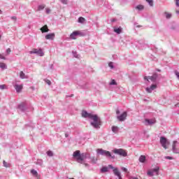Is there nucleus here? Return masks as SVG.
I'll list each match as a JSON object with an SVG mask.
<instances>
[{"instance_id": "obj_45", "label": "nucleus", "mask_w": 179, "mask_h": 179, "mask_svg": "<svg viewBox=\"0 0 179 179\" xmlns=\"http://www.w3.org/2000/svg\"><path fill=\"white\" fill-rule=\"evenodd\" d=\"M122 171H124L125 173H127L128 171V169H127V168H125V167H122Z\"/></svg>"}, {"instance_id": "obj_18", "label": "nucleus", "mask_w": 179, "mask_h": 179, "mask_svg": "<svg viewBox=\"0 0 179 179\" xmlns=\"http://www.w3.org/2000/svg\"><path fill=\"white\" fill-rule=\"evenodd\" d=\"M138 161L140 162V163H145V162H146V156L141 155Z\"/></svg>"}, {"instance_id": "obj_10", "label": "nucleus", "mask_w": 179, "mask_h": 179, "mask_svg": "<svg viewBox=\"0 0 179 179\" xmlns=\"http://www.w3.org/2000/svg\"><path fill=\"white\" fill-rule=\"evenodd\" d=\"M160 143L162 146V148H164V149H167V138H166V137L164 136H162L160 138Z\"/></svg>"}, {"instance_id": "obj_21", "label": "nucleus", "mask_w": 179, "mask_h": 179, "mask_svg": "<svg viewBox=\"0 0 179 179\" xmlns=\"http://www.w3.org/2000/svg\"><path fill=\"white\" fill-rule=\"evenodd\" d=\"M3 166L6 167V169L10 168L11 166H12L10 164L6 162L5 160L3 161Z\"/></svg>"}, {"instance_id": "obj_54", "label": "nucleus", "mask_w": 179, "mask_h": 179, "mask_svg": "<svg viewBox=\"0 0 179 179\" xmlns=\"http://www.w3.org/2000/svg\"><path fill=\"white\" fill-rule=\"evenodd\" d=\"M130 179H138V178L136 177H131V178H130Z\"/></svg>"}, {"instance_id": "obj_44", "label": "nucleus", "mask_w": 179, "mask_h": 179, "mask_svg": "<svg viewBox=\"0 0 179 179\" xmlns=\"http://www.w3.org/2000/svg\"><path fill=\"white\" fill-rule=\"evenodd\" d=\"M165 159H167L168 160H173V157L166 156L165 157Z\"/></svg>"}, {"instance_id": "obj_30", "label": "nucleus", "mask_w": 179, "mask_h": 179, "mask_svg": "<svg viewBox=\"0 0 179 179\" xmlns=\"http://www.w3.org/2000/svg\"><path fill=\"white\" fill-rule=\"evenodd\" d=\"M43 159H37L36 164H38V166H43Z\"/></svg>"}, {"instance_id": "obj_16", "label": "nucleus", "mask_w": 179, "mask_h": 179, "mask_svg": "<svg viewBox=\"0 0 179 179\" xmlns=\"http://www.w3.org/2000/svg\"><path fill=\"white\" fill-rule=\"evenodd\" d=\"M41 31L42 33H48L50 31V29H48V26L44 25L43 27L41 28Z\"/></svg>"}, {"instance_id": "obj_24", "label": "nucleus", "mask_w": 179, "mask_h": 179, "mask_svg": "<svg viewBox=\"0 0 179 179\" xmlns=\"http://www.w3.org/2000/svg\"><path fill=\"white\" fill-rule=\"evenodd\" d=\"M145 122H148L149 125H153L156 122H154L152 120L146 119Z\"/></svg>"}, {"instance_id": "obj_35", "label": "nucleus", "mask_w": 179, "mask_h": 179, "mask_svg": "<svg viewBox=\"0 0 179 179\" xmlns=\"http://www.w3.org/2000/svg\"><path fill=\"white\" fill-rule=\"evenodd\" d=\"M108 66L111 69H114V64L112 62H110L108 63Z\"/></svg>"}, {"instance_id": "obj_8", "label": "nucleus", "mask_w": 179, "mask_h": 179, "mask_svg": "<svg viewBox=\"0 0 179 179\" xmlns=\"http://www.w3.org/2000/svg\"><path fill=\"white\" fill-rule=\"evenodd\" d=\"M108 169H111V170H113V173L115 174V176H117L119 179H122V177H121V173H120V171H118L117 168H114V166L110 164L108 165Z\"/></svg>"}, {"instance_id": "obj_38", "label": "nucleus", "mask_w": 179, "mask_h": 179, "mask_svg": "<svg viewBox=\"0 0 179 179\" xmlns=\"http://www.w3.org/2000/svg\"><path fill=\"white\" fill-rule=\"evenodd\" d=\"M45 83H47L49 86H51V80L46 79L45 80Z\"/></svg>"}, {"instance_id": "obj_49", "label": "nucleus", "mask_w": 179, "mask_h": 179, "mask_svg": "<svg viewBox=\"0 0 179 179\" xmlns=\"http://www.w3.org/2000/svg\"><path fill=\"white\" fill-rule=\"evenodd\" d=\"M110 22H112V23H114V22H117V20L115 18H113Z\"/></svg>"}, {"instance_id": "obj_4", "label": "nucleus", "mask_w": 179, "mask_h": 179, "mask_svg": "<svg viewBox=\"0 0 179 179\" xmlns=\"http://www.w3.org/2000/svg\"><path fill=\"white\" fill-rule=\"evenodd\" d=\"M113 152L115 153V155H118L122 157H127V156H128V152H127V151L122 148H115L113 150Z\"/></svg>"}, {"instance_id": "obj_32", "label": "nucleus", "mask_w": 179, "mask_h": 179, "mask_svg": "<svg viewBox=\"0 0 179 179\" xmlns=\"http://www.w3.org/2000/svg\"><path fill=\"white\" fill-rule=\"evenodd\" d=\"M164 15H165L166 19H170L172 16L171 13H169L167 12H165Z\"/></svg>"}, {"instance_id": "obj_55", "label": "nucleus", "mask_w": 179, "mask_h": 179, "mask_svg": "<svg viewBox=\"0 0 179 179\" xmlns=\"http://www.w3.org/2000/svg\"><path fill=\"white\" fill-rule=\"evenodd\" d=\"M176 13L178 15V14H179V11H178V10H176Z\"/></svg>"}, {"instance_id": "obj_25", "label": "nucleus", "mask_w": 179, "mask_h": 179, "mask_svg": "<svg viewBox=\"0 0 179 179\" xmlns=\"http://www.w3.org/2000/svg\"><path fill=\"white\" fill-rule=\"evenodd\" d=\"M107 171H108V167L103 166V167L101 169V173H107Z\"/></svg>"}, {"instance_id": "obj_12", "label": "nucleus", "mask_w": 179, "mask_h": 179, "mask_svg": "<svg viewBox=\"0 0 179 179\" xmlns=\"http://www.w3.org/2000/svg\"><path fill=\"white\" fill-rule=\"evenodd\" d=\"M17 108L20 110L22 113H24L26 110H27V107L26 106V103L22 102L20 105H18Z\"/></svg>"}, {"instance_id": "obj_41", "label": "nucleus", "mask_w": 179, "mask_h": 179, "mask_svg": "<svg viewBox=\"0 0 179 179\" xmlns=\"http://www.w3.org/2000/svg\"><path fill=\"white\" fill-rule=\"evenodd\" d=\"M174 73H175L176 76L178 78V79H179V72L177 70H176L174 71Z\"/></svg>"}, {"instance_id": "obj_51", "label": "nucleus", "mask_w": 179, "mask_h": 179, "mask_svg": "<svg viewBox=\"0 0 179 179\" xmlns=\"http://www.w3.org/2000/svg\"><path fill=\"white\" fill-rule=\"evenodd\" d=\"M0 58H1V59H6V57H3L2 55L0 57Z\"/></svg>"}, {"instance_id": "obj_5", "label": "nucleus", "mask_w": 179, "mask_h": 179, "mask_svg": "<svg viewBox=\"0 0 179 179\" xmlns=\"http://www.w3.org/2000/svg\"><path fill=\"white\" fill-rule=\"evenodd\" d=\"M160 170V168L159 166L155 167L153 169H150L147 174L149 176V177H153V176H159V171Z\"/></svg>"}, {"instance_id": "obj_50", "label": "nucleus", "mask_w": 179, "mask_h": 179, "mask_svg": "<svg viewBox=\"0 0 179 179\" xmlns=\"http://www.w3.org/2000/svg\"><path fill=\"white\" fill-rule=\"evenodd\" d=\"M66 98H68V97H73V94H72L71 95H66Z\"/></svg>"}, {"instance_id": "obj_43", "label": "nucleus", "mask_w": 179, "mask_h": 179, "mask_svg": "<svg viewBox=\"0 0 179 179\" xmlns=\"http://www.w3.org/2000/svg\"><path fill=\"white\" fill-rule=\"evenodd\" d=\"M176 2V6H177V8H179V0H175Z\"/></svg>"}, {"instance_id": "obj_58", "label": "nucleus", "mask_w": 179, "mask_h": 179, "mask_svg": "<svg viewBox=\"0 0 179 179\" xmlns=\"http://www.w3.org/2000/svg\"><path fill=\"white\" fill-rule=\"evenodd\" d=\"M2 13V10H0V13Z\"/></svg>"}, {"instance_id": "obj_34", "label": "nucleus", "mask_w": 179, "mask_h": 179, "mask_svg": "<svg viewBox=\"0 0 179 179\" xmlns=\"http://www.w3.org/2000/svg\"><path fill=\"white\" fill-rule=\"evenodd\" d=\"M146 2L149 3L150 6H153V0H146Z\"/></svg>"}, {"instance_id": "obj_29", "label": "nucleus", "mask_w": 179, "mask_h": 179, "mask_svg": "<svg viewBox=\"0 0 179 179\" xmlns=\"http://www.w3.org/2000/svg\"><path fill=\"white\" fill-rule=\"evenodd\" d=\"M46 153L49 157H52V156H54V153L51 150H48Z\"/></svg>"}, {"instance_id": "obj_11", "label": "nucleus", "mask_w": 179, "mask_h": 179, "mask_svg": "<svg viewBox=\"0 0 179 179\" xmlns=\"http://www.w3.org/2000/svg\"><path fill=\"white\" fill-rule=\"evenodd\" d=\"M157 89V85L156 84H152L150 85V87H146L145 90L147 93H152V92H153V90Z\"/></svg>"}, {"instance_id": "obj_19", "label": "nucleus", "mask_w": 179, "mask_h": 179, "mask_svg": "<svg viewBox=\"0 0 179 179\" xmlns=\"http://www.w3.org/2000/svg\"><path fill=\"white\" fill-rule=\"evenodd\" d=\"M115 33H117V34H121L122 33V28L120 27L119 28H114Z\"/></svg>"}, {"instance_id": "obj_53", "label": "nucleus", "mask_w": 179, "mask_h": 179, "mask_svg": "<svg viewBox=\"0 0 179 179\" xmlns=\"http://www.w3.org/2000/svg\"><path fill=\"white\" fill-rule=\"evenodd\" d=\"M156 71H157V72H162V70H160V69H157Z\"/></svg>"}, {"instance_id": "obj_13", "label": "nucleus", "mask_w": 179, "mask_h": 179, "mask_svg": "<svg viewBox=\"0 0 179 179\" xmlns=\"http://www.w3.org/2000/svg\"><path fill=\"white\" fill-rule=\"evenodd\" d=\"M177 141H173V145H172V152L173 153L178 154V149L177 148L176 145Z\"/></svg>"}, {"instance_id": "obj_47", "label": "nucleus", "mask_w": 179, "mask_h": 179, "mask_svg": "<svg viewBox=\"0 0 179 179\" xmlns=\"http://www.w3.org/2000/svg\"><path fill=\"white\" fill-rule=\"evenodd\" d=\"M116 114H117V115H120V109L116 110Z\"/></svg>"}, {"instance_id": "obj_37", "label": "nucleus", "mask_w": 179, "mask_h": 179, "mask_svg": "<svg viewBox=\"0 0 179 179\" xmlns=\"http://www.w3.org/2000/svg\"><path fill=\"white\" fill-rule=\"evenodd\" d=\"M110 85H117V82H115V80H112L110 83Z\"/></svg>"}, {"instance_id": "obj_33", "label": "nucleus", "mask_w": 179, "mask_h": 179, "mask_svg": "<svg viewBox=\"0 0 179 179\" xmlns=\"http://www.w3.org/2000/svg\"><path fill=\"white\" fill-rule=\"evenodd\" d=\"M85 18L83 17H80L78 18V23H85Z\"/></svg>"}, {"instance_id": "obj_46", "label": "nucleus", "mask_w": 179, "mask_h": 179, "mask_svg": "<svg viewBox=\"0 0 179 179\" xmlns=\"http://www.w3.org/2000/svg\"><path fill=\"white\" fill-rule=\"evenodd\" d=\"M11 19H12V20H15V22H16L17 18L16 17V16H13V17H11Z\"/></svg>"}, {"instance_id": "obj_22", "label": "nucleus", "mask_w": 179, "mask_h": 179, "mask_svg": "<svg viewBox=\"0 0 179 179\" xmlns=\"http://www.w3.org/2000/svg\"><path fill=\"white\" fill-rule=\"evenodd\" d=\"M112 131H113V132H114V134H117L118 133V127L113 126Z\"/></svg>"}, {"instance_id": "obj_59", "label": "nucleus", "mask_w": 179, "mask_h": 179, "mask_svg": "<svg viewBox=\"0 0 179 179\" xmlns=\"http://www.w3.org/2000/svg\"><path fill=\"white\" fill-rule=\"evenodd\" d=\"M1 34H0V40H1Z\"/></svg>"}, {"instance_id": "obj_3", "label": "nucleus", "mask_w": 179, "mask_h": 179, "mask_svg": "<svg viewBox=\"0 0 179 179\" xmlns=\"http://www.w3.org/2000/svg\"><path fill=\"white\" fill-rule=\"evenodd\" d=\"M96 152L97 153H99V155H101V156H106V157H108L109 159H115V155H111V152H110V151L99 148L97 149Z\"/></svg>"}, {"instance_id": "obj_14", "label": "nucleus", "mask_w": 179, "mask_h": 179, "mask_svg": "<svg viewBox=\"0 0 179 179\" xmlns=\"http://www.w3.org/2000/svg\"><path fill=\"white\" fill-rule=\"evenodd\" d=\"M45 40H54L55 38V34H48L45 36Z\"/></svg>"}, {"instance_id": "obj_27", "label": "nucleus", "mask_w": 179, "mask_h": 179, "mask_svg": "<svg viewBox=\"0 0 179 179\" xmlns=\"http://www.w3.org/2000/svg\"><path fill=\"white\" fill-rule=\"evenodd\" d=\"M0 68H1V69H7L8 66L5 63H0Z\"/></svg>"}, {"instance_id": "obj_52", "label": "nucleus", "mask_w": 179, "mask_h": 179, "mask_svg": "<svg viewBox=\"0 0 179 179\" xmlns=\"http://www.w3.org/2000/svg\"><path fill=\"white\" fill-rule=\"evenodd\" d=\"M68 136H69V135L68 134V133H66V134H65V137H66V138H68Z\"/></svg>"}, {"instance_id": "obj_2", "label": "nucleus", "mask_w": 179, "mask_h": 179, "mask_svg": "<svg viewBox=\"0 0 179 179\" xmlns=\"http://www.w3.org/2000/svg\"><path fill=\"white\" fill-rule=\"evenodd\" d=\"M73 156L76 159L78 163H81L85 159H87V157L90 155L86 152L80 154V151L76 150L73 152Z\"/></svg>"}, {"instance_id": "obj_48", "label": "nucleus", "mask_w": 179, "mask_h": 179, "mask_svg": "<svg viewBox=\"0 0 179 179\" xmlns=\"http://www.w3.org/2000/svg\"><path fill=\"white\" fill-rule=\"evenodd\" d=\"M50 12H51V10H50L49 8H46V13H50Z\"/></svg>"}, {"instance_id": "obj_28", "label": "nucleus", "mask_w": 179, "mask_h": 179, "mask_svg": "<svg viewBox=\"0 0 179 179\" xmlns=\"http://www.w3.org/2000/svg\"><path fill=\"white\" fill-rule=\"evenodd\" d=\"M144 8L145 7L143 5H138L136 7V9H138V10H143Z\"/></svg>"}, {"instance_id": "obj_40", "label": "nucleus", "mask_w": 179, "mask_h": 179, "mask_svg": "<svg viewBox=\"0 0 179 179\" xmlns=\"http://www.w3.org/2000/svg\"><path fill=\"white\" fill-rule=\"evenodd\" d=\"M62 3H64V5L68 4V0H61Z\"/></svg>"}, {"instance_id": "obj_60", "label": "nucleus", "mask_w": 179, "mask_h": 179, "mask_svg": "<svg viewBox=\"0 0 179 179\" xmlns=\"http://www.w3.org/2000/svg\"><path fill=\"white\" fill-rule=\"evenodd\" d=\"M1 55H0V57H1Z\"/></svg>"}, {"instance_id": "obj_36", "label": "nucleus", "mask_w": 179, "mask_h": 179, "mask_svg": "<svg viewBox=\"0 0 179 179\" xmlns=\"http://www.w3.org/2000/svg\"><path fill=\"white\" fill-rule=\"evenodd\" d=\"M0 89L1 90H5V89H7L6 85H0Z\"/></svg>"}, {"instance_id": "obj_23", "label": "nucleus", "mask_w": 179, "mask_h": 179, "mask_svg": "<svg viewBox=\"0 0 179 179\" xmlns=\"http://www.w3.org/2000/svg\"><path fill=\"white\" fill-rule=\"evenodd\" d=\"M31 173L32 174V176H34L35 177H38V173L37 172V171L34 169L31 170Z\"/></svg>"}, {"instance_id": "obj_39", "label": "nucleus", "mask_w": 179, "mask_h": 179, "mask_svg": "<svg viewBox=\"0 0 179 179\" xmlns=\"http://www.w3.org/2000/svg\"><path fill=\"white\" fill-rule=\"evenodd\" d=\"M96 162H97V159H96V158L94 157L92 158V162L93 163V164H96Z\"/></svg>"}, {"instance_id": "obj_20", "label": "nucleus", "mask_w": 179, "mask_h": 179, "mask_svg": "<svg viewBox=\"0 0 179 179\" xmlns=\"http://www.w3.org/2000/svg\"><path fill=\"white\" fill-rule=\"evenodd\" d=\"M77 33V36H78L79 37H85L86 36V34L85 32H82L81 31H76Z\"/></svg>"}, {"instance_id": "obj_56", "label": "nucleus", "mask_w": 179, "mask_h": 179, "mask_svg": "<svg viewBox=\"0 0 179 179\" xmlns=\"http://www.w3.org/2000/svg\"><path fill=\"white\" fill-rule=\"evenodd\" d=\"M137 27H142V26H141V25H138V26H137Z\"/></svg>"}, {"instance_id": "obj_15", "label": "nucleus", "mask_w": 179, "mask_h": 179, "mask_svg": "<svg viewBox=\"0 0 179 179\" xmlns=\"http://www.w3.org/2000/svg\"><path fill=\"white\" fill-rule=\"evenodd\" d=\"M14 87H15L16 92H17V93H20V92H22V89H23V85H19L16 84V85L14 86Z\"/></svg>"}, {"instance_id": "obj_31", "label": "nucleus", "mask_w": 179, "mask_h": 179, "mask_svg": "<svg viewBox=\"0 0 179 179\" xmlns=\"http://www.w3.org/2000/svg\"><path fill=\"white\" fill-rule=\"evenodd\" d=\"M45 8V5L42 4V5H39L38 6V10H43V9H44Z\"/></svg>"}, {"instance_id": "obj_6", "label": "nucleus", "mask_w": 179, "mask_h": 179, "mask_svg": "<svg viewBox=\"0 0 179 179\" xmlns=\"http://www.w3.org/2000/svg\"><path fill=\"white\" fill-rule=\"evenodd\" d=\"M157 78H159V75L157 73H155L152 74V76H145L144 80H147V82H149V79H150L151 82H153V83H156V80H157Z\"/></svg>"}, {"instance_id": "obj_1", "label": "nucleus", "mask_w": 179, "mask_h": 179, "mask_svg": "<svg viewBox=\"0 0 179 179\" xmlns=\"http://www.w3.org/2000/svg\"><path fill=\"white\" fill-rule=\"evenodd\" d=\"M81 115L83 118H89L90 120H92L94 122H91L90 125H92V127L95 129H100V127H101L103 122L99 115L89 113L86 110H83Z\"/></svg>"}, {"instance_id": "obj_57", "label": "nucleus", "mask_w": 179, "mask_h": 179, "mask_svg": "<svg viewBox=\"0 0 179 179\" xmlns=\"http://www.w3.org/2000/svg\"><path fill=\"white\" fill-rule=\"evenodd\" d=\"M85 166H89V164H85Z\"/></svg>"}, {"instance_id": "obj_26", "label": "nucleus", "mask_w": 179, "mask_h": 179, "mask_svg": "<svg viewBox=\"0 0 179 179\" xmlns=\"http://www.w3.org/2000/svg\"><path fill=\"white\" fill-rule=\"evenodd\" d=\"M20 78L21 79H26V74H24L23 71H20Z\"/></svg>"}, {"instance_id": "obj_17", "label": "nucleus", "mask_w": 179, "mask_h": 179, "mask_svg": "<svg viewBox=\"0 0 179 179\" xmlns=\"http://www.w3.org/2000/svg\"><path fill=\"white\" fill-rule=\"evenodd\" d=\"M76 37H78L76 31H73L72 34H70V38H71V40H76Z\"/></svg>"}, {"instance_id": "obj_7", "label": "nucleus", "mask_w": 179, "mask_h": 179, "mask_svg": "<svg viewBox=\"0 0 179 179\" xmlns=\"http://www.w3.org/2000/svg\"><path fill=\"white\" fill-rule=\"evenodd\" d=\"M29 54H36V55H38V57H44V52H43V49L34 48L29 52Z\"/></svg>"}, {"instance_id": "obj_9", "label": "nucleus", "mask_w": 179, "mask_h": 179, "mask_svg": "<svg viewBox=\"0 0 179 179\" xmlns=\"http://www.w3.org/2000/svg\"><path fill=\"white\" fill-rule=\"evenodd\" d=\"M127 115L128 114L127 113V112H123L121 115H117V118L118 121H120L121 122H122V121H125L127 120Z\"/></svg>"}, {"instance_id": "obj_42", "label": "nucleus", "mask_w": 179, "mask_h": 179, "mask_svg": "<svg viewBox=\"0 0 179 179\" xmlns=\"http://www.w3.org/2000/svg\"><path fill=\"white\" fill-rule=\"evenodd\" d=\"M10 52H11V50H10V48H9L6 51L7 55H9V54H10Z\"/></svg>"}]
</instances>
